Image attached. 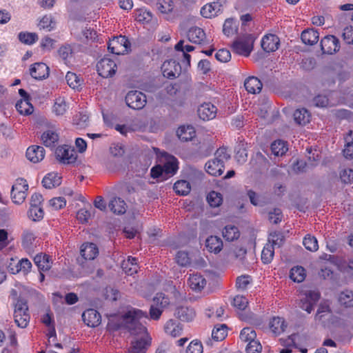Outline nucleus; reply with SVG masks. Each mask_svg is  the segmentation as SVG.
<instances>
[{
	"mask_svg": "<svg viewBox=\"0 0 353 353\" xmlns=\"http://www.w3.org/2000/svg\"><path fill=\"white\" fill-rule=\"evenodd\" d=\"M147 318L146 313L137 308H130L122 316L110 319L108 327L111 330L127 329L131 334L136 336L132 341L130 353H145L150 345L151 338L147 328L139 320Z\"/></svg>",
	"mask_w": 353,
	"mask_h": 353,
	"instance_id": "1",
	"label": "nucleus"
},
{
	"mask_svg": "<svg viewBox=\"0 0 353 353\" xmlns=\"http://www.w3.org/2000/svg\"><path fill=\"white\" fill-rule=\"evenodd\" d=\"M158 163L150 170V175L158 181H165L175 174L178 170V161L166 152L159 157Z\"/></svg>",
	"mask_w": 353,
	"mask_h": 353,
	"instance_id": "2",
	"label": "nucleus"
},
{
	"mask_svg": "<svg viewBox=\"0 0 353 353\" xmlns=\"http://www.w3.org/2000/svg\"><path fill=\"white\" fill-rule=\"evenodd\" d=\"M320 293L315 290L301 291L299 294L298 306L303 310L310 314L320 299Z\"/></svg>",
	"mask_w": 353,
	"mask_h": 353,
	"instance_id": "3",
	"label": "nucleus"
},
{
	"mask_svg": "<svg viewBox=\"0 0 353 353\" xmlns=\"http://www.w3.org/2000/svg\"><path fill=\"white\" fill-rule=\"evenodd\" d=\"M14 320L16 325L21 328H26L30 322V315L26 301L18 299L14 305Z\"/></svg>",
	"mask_w": 353,
	"mask_h": 353,
	"instance_id": "4",
	"label": "nucleus"
},
{
	"mask_svg": "<svg viewBox=\"0 0 353 353\" xmlns=\"http://www.w3.org/2000/svg\"><path fill=\"white\" fill-rule=\"evenodd\" d=\"M254 41V38L252 35L246 34L234 41L232 48L236 53L248 57L252 50Z\"/></svg>",
	"mask_w": 353,
	"mask_h": 353,
	"instance_id": "5",
	"label": "nucleus"
},
{
	"mask_svg": "<svg viewBox=\"0 0 353 353\" xmlns=\"http://www.w3.org/2000/svg\"><path fill=\"white\" fill-rule=\"evenodd\" d=\"M97 70L101 77L108 78L115 74L117 65L114 59L109 57H104L98 61Z\"/></svg>",
	"mask_w": 353,
	"mask_h": 353,
	"instance_id": "6",
	"label": "nucleus"
},
{
	"mask_svg": "<svg viewBox=\"0 0 353 353\" xmlns=\"http://www.w3.org/2000/svg\"><path fill=\"white\" fill-rule=\"evenodd\" d=\"M28 184L23 179H17L12 187L11 197L14 203H22L26 196Z\"/></svg>",
	"mask_w": 353,
	"mask_h": 353,
	"instance_id": "7",
	"label": "nucleus"
},
{
	"mask_svg": "<svg viewBox=\"0 0 353 353\" xmlns=\"http://www.w3.org/2000/svg\"><path fill=\"white\" fill-rule=\"evenodd\" d=\"M108 48L112 54H124L130 50V43L125 36L120 35L109 41Z\"/></svg>",
	"mask_w": 353,
	"mask_h": 353,
	"instance_id": "8",
	"label": "nucleus"
},
{
	"mask_svg": "<svg viewBox=\"0 0 353 353\" xmlns=\"http://www.w3.org/2000/svg\"><path fill=\"white\" fill-rule=\"evenodd\" d=\"M56 159L64 164H72L77 159V154L71 146L63 145L59 146L55 150Z\"/></svg>",
	"mask_w": 353,
	"mask_h": 353,
	"instance_id": "9",
	"label": "nucleus"
},
{
	"mask_svg": "<svg viewBox=\"0 0 353 353\" xmlns=\"http://www.w3.org/2000/svg\"><path fill=\"white\" fill-rule=\"evenodd\" d=\"M126 104L134 110H141L146 104V96L137 90L130 91L125 96Z\"/></svg>",
	"mask_w": 353,
	"mask_h": 353,
	"instance_id": "10",
	"label": "nucleus"
},
{
	"mask_svg": "<svg viewBox=\"0 0 353 353\" xmlns=\"http://www.w3.org/2000/svg\"><path fill=\"white\" fill-rule=\"evenodd\" d=\"M321 47L323 53L333 54L340 49L339 41L333 35H327L321 39Z\"/></svg>",
	"mask_w": 353,
	"mask_h": 353,
	"instance_id": "11",
	"label": "nucleus"
},
{
	"mask_svg": "<svg viewBox=\"0 0 353 353\" xmlns=\"http://www.w3.org/2000/svg\"><path fill=\"white\" fill-rule=\"evenodd\" d=\"M181 65L174 60L165 61L161 66V70L165 77L174 79L181 73Z\"/></svg>",
	"mask_w": 353,
	"mask_h": 353,
	"instance_id": "12",
	"label": "nucleus"
},
{
	"mask_svg": "<svg viewBox=\"0 0 353 353\" xmlns=\"http://www.w3.org/2000/svg\"><path fill=\"white\" fill-rule=\"evenodd\" d=\"M217 108L211 103H203L198 108V115L200 119L208 121L215 118Z\"/></svg>",
	"mask_w": 353,
	"mask_h": 353,
	"instance_id": "13",
	"label": "nucleus"
},
{
	"mask_svg": "<svg viewBox=\"0 0 353 353\" xmlns=\"http://www.w3.org/2000/svg\"><path fill=\"white\" fill-rule=\"evenodd\" d=\"M30 74L35 79L41 80L48 77L49 74V68L43 63H35L31 65L30 68Z\"/></svg>",
	"mask_w": 353,
	"mask_h": 353,
	"instance_id": "14",
	"label": "nucleus"
},
{
	"mask_svg": "<svg viewBox=\"0 0 353 353\" xmlns=\"http://www.w3.org/2000/svg\"><path fill=\"white\" fill-rule=\"evenodd\" d=\"M44 157L45 150L42 146L32 145L27 149L26 157L34 163L40 162L44 159Z\"/></svg>",
	"mask_w": 353,
	"mask_h": 353,
	"instance_id": "15",
	"label": "nucleus"
},
{
	"mask_svg": "<svg viewBox=\"0 0 353 353\" xmlns=\"http://www.w3.org/2000/svg\"><path fill=\"white\" fill-rule=\"evenodd\" d=\"M279 43L280 41L276 35L268 34L263 37L261 47L265 52H274L279 48Z\"/></svg>",
	"mask_w": 353,
	"mask_h": 353,
	"instance_id": "16",
	"label": "nucleus"
},
{
	"mask_svg": "<svg viewBox=\"0 0 353 353\" xmlns=\"http://www.w3.org/2000/svg\"><path fill=\"white\" fill-rule=\"evenodd\" d=\"M82 318L84 323L89 327H97L101 323V315L94 309L85 310L82 314Z\"/></svg>",
	"mask_w": 353,
	"mask_h": 353,
	"instance_id": "17",
	"label": "nucleus"
},
{
	"mask_svg": "<svg viewBox=\"0 0 353 353\" xmlns=\"http://www.w3.org/2000/svg\"><path fill=\"white\" fill-rule=\"evenodd\" d=\"M174 315L182 321H192L196 316V312L194 308L188 306L178 307Z\"/></svg>",
	"mask_w": 353,
	"mask_h": 353,
	"instance_id": "18",
	"label": "nucleus"
},
{
	"mask_svg": "<svg viewBox=\"0 0 353 353\" xmlns=\"http://www.w3.org/2000/svg\"><path fill=\"white\" fill-rule=\"evenodd\" d=\"M227 334L228 328L226 325H217L214 327V328L212 330V339H208V340H206L205 343L209 346H212L213 345L212 340L214 341H221L225 338Z\"/></svg>",
	"mask_w": 353,
	"mask_h": 353,
	"instance_id": "19",
	"label": "nucleus"
},
{
	"mask_svg": "<svg viewBox=\"0 0 353 353\" xmlns=\"http://www.w3.org/2000/svg\"><path fill=\"white\" fill-rule=\"evenodd\" d=\"M188 283L190 288L195 292H201L207 284L205 279L199 274H191Z\"/></svg>",
	"mask_w": 353,
	"mask_h": 353,
	"instance_id": "20",
	"label": "nucleus"
},
{
	"mask_svg": "<svg viewBox=\"0 0 353 353\" xmlns=\"http://www.w3.org/2000/svg\"><path fill=\"white\" fill-rule=\"evenodd\" d=\"M80 253L84 259L93 260L97 256L99 251L94 243H85L81 245Z\"/></svg>",
	"mask_w": 353,
	"mask_h": 353,
	"instance_id": "21",
	"label": "nucleus"
},
{
	"mask_svg": "<svg viewBox=\"0 0 353 353\" xmlns=\"http://www.w3.org/2000/svg\"><path fill=\"white\" fill-rule=\"evenodd\" d=\"M43 144L46 147H54L59 141V134L55 130L49 129L41 136Z\"/></svg>",
	"mask_w": 353,
	"mask_h": 353,
	"instance_id": "22",
	"label": "nucleus"
},
{
	"mask_svg": "<svg viewBox=\"0 0 353 353\" xmlns=\"http://www.w3.org/2000/svg\"><path fill=\"white\" fill-rule=\"evenodd\" d=\"M110 210L114 214H123L126 212V203L120 197H112L108 203Z\"/></svg>",
	"mask_w": 353,
	"mask_h": 353,
	"instance_id": "23",
	"label": "nucleus"
},
{
	"mask_svg": "<svg viewBox=\"0 0 353 353\" xmlns=\"http://www.w3.org/2000/svg\"><path fill=\"white\" fill-rule=\"evenodd\" d=\"M164 330L165 333L172 337H177L181 334L182 325L173 319L168 320L165 325Z\"/></svg>",
	"mask_w": 353,
	"mask_h": 353,
	"instance_id": "24",
	"label": "nucleus"
},
{
	"mask_svg": "<svg viewBox=\"0 0 353 353\" xmlns=\"http://www.w3.org/2000/svg\"><path fill=\"white\" fill-rule=\"evenodd\" d=\"M269 326L274 334L279 335L285 331L287 324L283 318L274 316L270 321Z\"/></svg>",
	"mask_w": 353,
	"mask_h": 353,
	"instance_id": "25",
	"label": "nucleus"
},
{
	"mask_svg": "<svg viewBox=\"0 0 353 353\" xmlns=\"http://www.w3.org/2000/svg\"><path fill=\"white\" fill-rule=\"evenodd\" d=\"M244 86L248 92L256 94L261 92L263 84L258 78L250 77L245 79Z\"/></svg>",
	"mask_w": 353,
	"mask_h": 353,
	"instance_id": "26",
	"label": "nucleus"
},
{
	"mask_svg": "<svg viewBox=\"0 0 353 353\" xmlns=\"http://www.w3.org/2000/svg\"><path fill=\"white\" fill-rule=\"evenodd\" d=\"M205 247L209 252L216 254L222 250L223 241L216 236H210L205 241Z\"/></svg>",
	"mask_w": 353,
	"mask_h": 353,
	"instance_id": "27",
	"label": "nucleus"
},
{
	"mask_svg": "<svg viewBox=\"0 0 353 353\" xmlns=\"http://www.w3.org/2000/svg\"><path fill=\"white\" fill-rule=\"evenodd\" d=\"M205 170L212 176H220L223 172L224 165L219 161L212 159L205 163Z\"/></svg>",
	"mask_w": 353,
	"mask_h": 353,
	"instance_id": "28",
	"label": "nucleus"
},
{
	"mask_svg": "<svg viewBox=\"0 0 353 353\" xmlns=\"http://www.w3.org/2000/svg\"><path fill=\"white\" fill-rule=\"evenodd\" d=\"M220 10L221 5L217 2H213L202 7L201 14L205 18H212L216 16Z\"/></svg>",
	"mask_w": 353,
	"mask_h": 353,
	"instance_id": "29",
	"label": "nucleus"
},
{
	"mask_svg": "<svg viewBox=\"0 0 353 353\" xmlns=\"http://www.w3.org/2000/svg\"><path fill=\"white\" fill-rule=\"evenodd\" d=\"M177 136L184 141H191L196 135V132L192 125L181 126L177 130Z\"/></svg>",
	"mask_w": 353,
	"mask_h": 353,
	"instance_id": "30",
	"label": "nucleus"
},
{
	"mask_svg": "<svg viewBox=\"0 0 353 353\" xmlns=\"http://www.w3.org/2000/svg\"><path fill=\"white\" fill-rule=\"evenodd\" d=\"M188 37L190 42L200 44L204 41L205 34L201 28L194 27L188 31Z\"/></svg>",
	"mask_w": 353,
	"mask_h": 353,
	"instance_id": "31",
	"label": "nucleus"
},
{
	"mask_svg": "<svg viewBox=\"0 0 353 353\" xmlns=\"http://www.w3.org/2000/svg\"><path fill=\"white\" fill-rule=\"evenodd\" d=\"M34 262L41 271L48 270L51 268L52 260L46 254H39L34 257Z\"/></svg>",
	"mask_w": 353,
	"mask_h": 353,
	"instance_id": "32",
	"label": "nucleus"
},
{
	"mask_svg": "<svg viewBox=\"0 0 353 353\" xmlns=\"http://www.w3.org/2000/svg\"><path fill=\"white\" fill-rule=\"evenodd\" d=\"M43 185L48 189H51L61 184V177L57 173L50 172L42 180Z\"/></svg>",
	"mask_w": 353,
	"mask_h": 353,
	"instance_id": "33",
	"label": "nucleus"
},
{
	"mask_svg": "<svg viewBox=\"0 0 353 353\" xmlns=\"http://www.w3.org/2000/svg\"><path fill=\"white\" fill-rule=\"evenodd\" d=\"M310 113L305 108L297 109L294 113V119L299 125H306L310 122Z\"/></svg>",
	"mask_w": 353,
	"mask_h": 353,
	"instance_id": "34",
	"label": "nucleus"
},
{
	"mask_svg": "<svg viewBox=\"0 0 353 353\" xmlns=\"http://www.w3.org/2000/svg\"><path fill=\"white\" fill-rule=\"evenodd\" d=\"M272 153L276 157L283 156L288 150V146L285 141L283 140L274 141L270 146Z\"/></svg>",
	"mask_w": 353,
	"mask_h": 353,
	"instance_id": "35",
	"label": "nucleus"
},
{
	"mask_svg": "<svg viewBox=\"0 0 353 353\" xmlns=\"http://www.w3.org/2000/svg\"><path fill=\"white\" fill-rule=\"evenodd\" d=\"M319 37V32L314 29L304 30L301 34V40L304 43L308 45H314L317 43Z\"/></svg>",
	"mask_w": 353,
	"mask_h": 353,
	"instance_id": "36",
	"label": "nucleus"
},
{
	"mask_svg": "<svg viewBox=\"0 0 353 353\" xmlns=\"http://www.w3.org/2000/svg\"><path fill=\"white\" fill-rule=\"evenodd\" d=\"M223 237L228 241H233L240 236V232L234 225H226L222 232Z\"/></svg>",
	"mask_w": 353,
	"mask_h": 353,
	"instance_id": "37",
	"label": "nucleus"
},
{
	"mask_svg": "<svg viewBox=\"0 0 353 353\" xmlns=\"http://www.w3.org/2000/svg\"><path fill=\"white\" fill-rule=\"evenodd\" d=\"M176 51L181 52L184 61L186 62V65H190V55L188 54L189 52L194 50V48L190 45H184V41L180 40L174 47Z\"/></svg>",
	"mask_w": 353,
	"mask_h": 353,
	"instance_id": "38",
	"label": "nucleus"
},
{
	"mask_svg": "<svg viewBox=\"0 0 353 353\" xmlns=\"http://www.w3.org/2000/svg\"><path fill=\"white\" fill-rule=\"evenodd\" d=\"M68 108V105L64 97H59L56 98L52 111L57 116L63 115Z\"/></svg>",
	"mask_w": 353,
	"mask_h": 353,
	"instance_id": "39",
	"label": "nucleus"
},
{
	"mask_svg": "<svg viewBox=\"0 0 353 353\" xmlns=\"http://www.w3.org/2000/svg\"><path fill=\"white\" fill-rule=\"evenodd\" d=\"M121 266L125 272L129 275L137 273L138 270L137 259L134 257L128 256L127 261H123Z\"/></svg>",
	"mask_w": 353,
	"mask_h": 353,
	"instance_id": "40",
	"label": "nucleus"
},
{
	"mask_svg": "<svg viewBox=\"0 0 353 353\" xmlns=\"http://www.w3.org/2000/svg\"><path fill=\"white\" fill-rule=\"evenodd\" d=\"M16 108L21 114L29 115L34 111V108L28 99H21L16 104Z\"/></svg>",
	"mask_w": 353,
	"mask_h": 353,
	"instance_id": "41",
	"label": "nucleus"
},
{
	"mask_svg": "<svg viewBox=\"0 0 353 353\" xmlns=\"http://www.w3.org/2000/svg\"><path fill=\"white\" fill-rule=\"evenodd\" d=\"M306 276L305 270L301 266H296L291 269L290 277L294 282L301 283Z\"/></svg>",
	"mask_w": 353,
	"mask_h": 353,
	"instance_id": "42",
	"label": "nucleus"
},
{
	"mask_svg": "<svg viewBox=\"0 0 353 353\" xmlns=\"http://www.w3.org/2000/svg\"><path fill=\"white\" fill-rule=\"evenodd\" d=\"M339 302L345 307H353V292L345 290L339 294Z\"/></svg>",
	"mask_w": 353,
	"mask_h": 353,
	"instance_id": "43",
	"label": "nucleus"
},
{
	"mask_svg": "<svg viewBox=\"0 0 353 353\" xmlns=\"http://www.w3.org/2000/svg\"><path fill=\"white\" fill-rule=\"evenodd\" d=\"M174 190L179 195H187L190 192L191 186L188 181L181 180L174 183Z\"/></svg>",
	"mask_w": 353,
	"mask_h": 353,
	"instance_id": "44",
	"label": "nucleus"
},
{
	"mask_svg": "<svg viewBox=\"0 0 353 353\" xmlns=\"http://www.w3.org/2000/svg\"><path fill=\"white\" fill-rule=\"evenodd\" d=\"M135 19L143 24L148 23L152 19V14L148 10L141 8L135 11Z\"/></svg>",
	"mask_w": 353,
	"mask_h": 353,
	"instance_id": "45",
	"label": "nucleus"
},
{
	"mask_svg": "<svg viewBox=\"0 0 353 353\" xmlns=\"http://www.w3.org/2000/svg\"><path fill=\"white\" fill-rule=\"evenodd\" d=\"M55 24L56 23L52 15H45L40 20L38 26L40 29L50 31L54 28Z\"/></svg>",
	"mask_w": 353,
	"mask_h": 353,
	"instance_id": "46",
	"label": "nucleus"
},
{
	"mask_svg": "<svg viewBox=\"0 0 353 353\" xmlns=\"http://www.w3.org/2000/svg\"><path fill=\"white\" fill-rule=\"evenodd\" d=\"M331 314V309L327 301L321 303L317 310L315 315V320L321 321L323 318Z\"/></svg>",
	"mask_w": 353,
	"mask_h": 353,
	"instance_id": "47",
	"label": "nucleus"
},
{
	"mask_svg": "<svg viewBox=\"0 0 353 353\" xmlns=\"http://www.w3.org/2000/svg\"><path fill=\"white\" fill-rule=\"evenodd\" d=\"M68 85L73 89H78L82 84L83 80L75 73L68 72L65 75Z\"/></svg>",
	"mask_w": 353,
	"mask_h": 353,
	"instance_id": "48",
	"label": "nucleus"
},
{
	"mask_svg": "<svg viewBox=\"0 0 353 353\" xmlns=\"http://www.w3.org/2000/svg\"><path fill=\"white\" fill-rule=\"evenodd\" d=\"M18 38L21 43L32 45L38 40V35L36 33L21 32L19 34Z\"/></svg>",
	"mask_w": 353,
	"mask_h": 353,
	"instance_id": "49",
	"label": "nucleus"
},
{
	"mask_svg": "<svg viewBox=\"0 0 353 353\" xmlns=\"http://www.w3.org/2000/svg\"><path fill=\"white\" fill-rule=\"evenodd\" d=\"M274 249L272 245L266 243L261 252V260L264 263H270L274 256Z\"/></svg>",
	"mask_w": 353,
	"mask_h": 353,
	"instance_id": "50",
	"label": "nucleus"
},
{
	"mask_svg": "<svg viewBox=\"0 0 353 353\" xmlns=\"http://www.w3.org/2000/svg\"><path fill=\"white\" fill-rule=\"evenodd\" d=\"M207 201L211 207L216 208L222 203L223 197L221 193L212 191L208 194Z\"/></svg>",
	"mask_w": 353,
	"mask_h": 353,
	"instance_id": "51",
	"label": "nucleus"
},
{
	"mask_svg": "<svg viewBox=\"0 0 353 353\" xmlns=\"http://www.w3.org/2000/svg\"><path fill=\"white\" fill-rule=\"evenodd\" d=\"M284 241V236L281 232H274L270 234L268 243L272 245V248H280Z\"/></svg>",
	"mask_w": 353,
	"mask_h": 353,
	"instance_id": "52",
	"label": "nucleus"
},
{
	"mask_svg": "<svg viewBox=\"0 0 353 353\" xmlns=\"http://www.w3.org/2000/svg\"><path fill=\"white\" fill-rule=\"evenodd\" d=\"M303 243L305 248L311 252H315L319 249L317 239L311 235H307L304 239Z\"/></svg>",
	"mask_w": 353,
	"mask_h": 353,
	"instance_id": "53",
	"label": "nucleus"
},
{
	"mask_svg": "<svg viewBox=\"0 0 353 353\" xmlns=\"http://www.w3.org/2000/svg\"><path fill=\"white\" fill-rule=\"evenodd\" d=\"M152 304L164 310L170 304V300L164 294L158 293L154 298Z\"/></svg>",
	"mask_w": 353,
	"mask_h": 353,
	"instance_id": "54",
	"label": "nucleus"
},
{
	"mask_svg": "<svg viewBox=\"0 0 353 353\" xmlns=\"http://www.w3.org/2000/svg\"><path fill=\"white\" fill-rule=\"evenodd\" d=\"M237 26L235 21L232 19H228L225 21L223 28V33L229 37L234 34L236 31Z\"/></svg>",
	"mask_w": 353,
	"mask_h": 353,
	"instance_id": "55",
	"label": "nucleus"
},
{
	"mask_svg": "<svg viewBox=\"0 0 353 353\" xmlns=\"http://www.w3.org/2000/svg\"><path fill=\"white\" fill-rule=\"evenodd\" d=\"M32 268L31 262L27 259H22L16 265V271L12 269V273L23 272V274H27L30 271Z\"/></svg>",
	"mask_w": 353,
	"mask_h": 353,
	"instance_id": "56",
	"label": "nucleus"
},
{
	"mask_svg": "<svg viewBox=\"0 0 353 353\" xmlns=\"http://www.w3.org/2000/svg\"><path fill=\"white\" fill-rule=\"evenodd\" d=\"M256 334L252 327H245L240 333V339L245 342H250L255 340Z\"/></svg>",
	"mask_w": 353,
	"mask_h": 353,
	"instance_id": "57",
	"label": "nucleus"
},
{
	"mask_svg": "<svg viewBox=\"0 0 353 353\" xmlns=\"http://www.w3.org/2000/svg\"><path fill=\"white\" fill-rule=\"evenodd\" d=\"M35 241V234L29 230H26L23 234V246L30 250Z\"/></svg>",
	"mask_w": 353,
	"mask_h": 353,
	"instance_id": "58",
	"label": "nucleus"
},
{
	"mask_svg": "<svg viewBox=\"0 0 353 353\" xmlns=\"http://www.w3.org/2000/svg\"><path fill=\"white\" fill-rule=\"evenodd\" d=\"M232 305L236 310L243 311L248 307V301L245 296L237 295L233 299Z\"/></svg>",
	"mask_w": 353,
	"mask_h": 353,
	"instance_id": "59",
	"label": "nucleus"
},
{
	"mask_svg": "<svg viewBox=\"0 0 353 353\" xmlns=\"http://www.w3.org/2000/svg\"><path fill=\"white\" fill-rule=\"evenodd\" d=\"M43 210L41 206L30 207L28 216L33 221H38L43 217Z\"/></svg>",
	"mask_w": 353,
	"mask_h": 353,
	"instance_id": "60",
	"label": "nucleus"
},
{
	"mask_svg": "<svg viewBox=\"0 0 353 353\" xmlns=\"http://www.w3.org/2000/svg\"><path fill=\"white\" fill-rule=\"evenodd\" d=\"M214 156H215V157L214 159L219 161V163H222V164H223V165H224V163L226 161H228L230 157V155L228 153L227 148H223V147L219 148L216 151Z\"/></svg>",
	"mask_w": 353,
	"mask_h": 353,
	"instance_id": "61",
	"label": "nucleus"
},
{
	"mask_svg": "<svg viewBox=\"0 0 353 353\" xmlns=\"http://www.w3.org/2000/svg\"><path fill=\"white\" fill-rule=\"evenodd\" d=\"M59 54L61 58H62L65 62L69 61V59L72 56V49L70 45H64L61 46L59 51Z\"/></svg>",
	"mask_w": 353,
	"mask_h": 353,
	"instance_id": "62",
	"label": "nucleus"
},
{
	"mask_svg": "<svg viewBox=\"0 0 353 353\" xmlns=\"http://www.w3.org/2000/svg\"><path fill=\"white\" fill-rule=\"evenodd\" d=\"M175 259L176 262L181 266H188L190 263V259L185 252H178Z\"/></svg>",
	"mask_w": 353,
	"mask_h": 353,
	"instance_id": "63",
	"label": "nucleus"
},
{
	"mask_svg": "<svg viewBox=\"0 0 353 353\" xmlns=\"http://www.w3.org/2000/svg\"><path fill=\"white\" fill-rule=\"evenodd\" d=\"M340 178L345 183H351L353 182V170L345 168L340 172Z\"/></svg>",
	"mask_w": 353,
	"mask_h": 353,
	"instance_id": "64",
	"label": "nucleus"
}]
</instances>
